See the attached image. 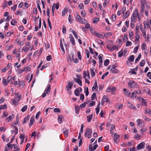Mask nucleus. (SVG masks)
Wrapping results in <instances>:
<instances>
[{
    "mask_svg": "<svg viewBox=\"0 0 151 151\" xmlns=\"http://www.w3.org/2000/svg\"><path fill=\"white\" fill-rule=\"evenodd\" d=\"M92 132V130L90 128H87L85 133V136L87 135L88 138H90L91 137Z\"/></svg>",
    "mask_w": 151,
    "mask_h": 151,
    "instance_id": "1",
    "label": "nucleus"
},
{
    "mask_svg": "<svg viewBox=\"0 0 151 151\" xmlns=\"http://www.w3.org/2000/svg\"><path fill=\"white\" fill-rule=\"evenodd\" d=\"M116 66L113 65L112 66L110 70V72L112 73H118L119 70L116 68Z\"/></svg>",
    "mask_w": 151,
    "mask_h": 151,
    "instance_id": "2",
    "label": "nucleus"
},
{
    "mask_svg": "<svg viewBox=\"0 0 151 151\" xmlns=\"http://www.w3.org/2000/svg\"><path fill=\"white\" fill-rule=\"evenodd\" d=\"M145 143L143 142L138 144L137 147V150H140L144 148L145 147Z\"/></svg>",
    "mask_w": 151,
    "mask_h": 151,
    "instance_id": "3",
    "label": "nucleus"
},
{
    "mask_svg": "<svg viewBox=\"0 0 151 151\" xmlns=\"http://www.w3.org/2000/svg\"><path fill=\"white\" fill-rule=\"evenodd\" d=\"M114 141L115 143H117L119 140V135L117 133H116L114 134Z\"/></svg>",
    "mask_w": 151,
    "mask_h": 151,
    "instance_id": "4",
    "label": "nucleus"
},
{
    "mask_svg": "<svg viewBox=\"0 0 151 151\" xmlns=\"http://www.w3.org/2000/svg\"><path fill=\"white\" fill-rule=\"evenodd\" d=\"M69 37L70 38V41L71 44L74 46L76 45V43L73 37L72 36V34H70L69 35Z\"/></svg>",
    "mask_w": 151,
    "mask_h": 151,
    "instance_id": "5",
    "label": "nucleus"
},
{
    "mask_svg": "<svg viewBox=\"0 0 151 151\" xmlns=\"http://www.w3.org/2000/svg\"><path fill=\"white\" fill-rule=\"evenodd\" d=\"M91 145H89V148L90 151H93L95 150L97 147H98V145L97 144L93 146V147H91Z\"/></svg>",
    "mask_w": 151,
    "mask_h": 151,
    "instance_id": "6",
    "label": "nucleus"
},
{
    "mask_svg": "<svg viewBox=\"0 0 151 151\" xmlns=\"http://www.w3.org/2000/svg\"><path fill=\"white\" fill-rule=\"evenodd\" d=\"M128 84V86H130V87L132 88H134L136 85L134 81L129 82Z\"/></svg>",
    "mask_w": 151,
    "mask_h": 151,
    "instance_id": "7",
    "label": "nucleus"
},
{
    "mask_svg": "<svg viewBox=\"0 0 151 151\" xmlns=\"http://www.w3.org/2000/svg\"><path fill=\"white\" fill-rule=\"evenodd\" d=\"M74 78V81L76 82L80 86H82V81L80 80V79H77L76 78Z\"/></svg>",
    "mask_w": 151,
    "mask_h": 151,
    "instance_id": "8",
    "label": "nucleus"
},
{
    "mask_svg": "<svg viewBox=\"0 0 151 151\" xmlns=\"http://www.w3.org/2000/svg\"><path fill=\"white\" fill-rule=\"evenodd\" d=\"M14 118V116L13 115H10L5 119V121L7 122H11L12 121V119Z\"/></svg>",
    "mask_w": 151,
    "mask_h": 151,
    "instance_id": "9",
    "label": "nucleus"
},
{
    "mask_svg": "<svg viewBox=\"0 0 151 151\" xmlns=\"http://www.w3.org/2000/svg\"><path fill=\"white\" fill-rule=\"evenodd\" d=\"M98 88V86H97V81L96 80H95L94 81V86H93L92 87V90L93 91L95 89H96V91L97 90V89H96Z\"/></svg>",
    "mask_w": 151,
    "mask_h": 151,
    "instance_id": "10",
    "label": "nucleus"
},
{
    "mask_svg": "<svg viewBox=\"0 0 151 151\" xmlns=\"http://www.w3.org/2000/svg\"><path fill=\"white\" fill-rule=\"evenodd\" d=\"M18 82L19 87L22 86V87H24L25 85L24 82V81H20L18 79Z\"/></svg>",
    "mask_w": 151,
    "mask_h": 151,
    "instance_id": "11",
    "label": "nucleus"
},
{
    "mask_svg": "<svg viewBox=\"0 0 151 151\" xmlns=\"http://www.w3.org/2000/svg\"><path fill=\"white\" fill-rule=\"evenodd\" d=\"M127 106L129 108L135 110L136 109V107L131 103L128 102Z\"/></svg>",
    "mask_w": 151,
    "mask_h": 151,
    "instance_id": "12",
    "label": "nucleus"
},
{
    "mask_svg": "<svg viewBox=\"0 0 151 151\" xmlns=\"http://www.w3.org/2000/svg\"><path fill=\"white\" fill-rule=\"evenodd\" d=\"M102 100L106 102H108L109 101V100L107 96L106 95H104L102 98Z\"/></svg>",
    "mask_w": 151,
    "mask_h": 151,
    "instance_id": "13",
    "label": "nucleus"
},
{
    "mask_svg": "<svg viewBox=\"0 0 151 151\" xmlns=\"http://www.w3.org/2000/svg\"><path fill=\"white\" fill-rule=\"evenodd\" d=\"M130 12L129 11H127L126 13L123 15V19H126L127 18L129 15Z\"/></svg>",
    "mask_w": 151,
    "mask_h": 151,
    "instance_id": "14",
    "label": "nucleus"
},
{
    "mask_svg": "<svg viewBox=\"0 0 151 151\" xmlns=\"http://www.w3.org/2000/svg\"><path fill=\"white\" fill-rule=\"evenodd\" d=\"M34 119L35 118L34 117L32 116L31 117L30 120V122L29 124V126L33 124L35 121Z\"/></svg>",
    "mask_w": 151,
    "mask_h": 151,
    "instance_id": "15",
    "label": "nucleus"
},
{
    "mask_svg": "<svg viewBox=\"0 0 151 151\" xmlns=\"http://www.w3.org/2000/svg\"><path fill=\"white\" fill-rule=\"evenodd\" d=\"M131 21L132 22L134 23L135 21V15L134 13H133L131 17Z\"/></svg>",
    "mask_w": 151,
    "mask_h": 151,
    "instance_id": "16",
    "label": "nucleus"
},
{
    "mask_svg": "<svg viewBox=\"0 0 151 151\" xmlns=\"http://www.w3.org/2000/svg\"><path fill=\"white\" fill-rule=\"evenodd\" d=\"M138 94V91L136 90L134 91L132 93V96L131 97L132 98L134 99L137 96V94Z\"/></svg>",
    "mask_w": 151,
    "mask_h": 151,
    "instance_id": "17",
    "label": "nucleus"
},
{
    "mask_svg": "<svg viewBox=\"0 0 151 151\" xmlns=\"http://www.w3.org/2000/svg\"><path fill=\"white\" fill-rule=\"evenodd\" d=\"M62 130H63V134L65 135H66L67 136L68 132H69V130L68 129H66L65 128L63 129H62Z\"/></svg>",
    "mask_w": 151,
    "mask_h": 151,
    "instance_id": "18",
    "label": "nucleus"
},
{
    "mask_svg": "<svg viewBox=\"0 0 151 151\" xmlns=\"http://www.w3.org/2000/svg\"><path fill=\"white\" fill-rule=\"evenodd\" d=\"M13 147H14V151H19V148L18 146H17V145L15 144H13Z\"/></svg>",
    "mask_w": 151,
    "mask_h": 151,
    "instance_id": "19",
    "label": "nucleus"
},
{
    "mask_svg": "<svg viewBox=\"0 0 151 151\" xmlns=\"http://www.w3.org/2000/svg\"><path fill=\"white\" fill-rule=\"evenodd\" d=\"M123 91L125 92V94L126 96H129L130 94V93L129 92V90L126 88L123 89Z\"/></svg>",
    "mask_w": 151,
    "mask_h": 151,
    "instance_id": "20",
    "label": "nucleus"
},
{
    "mask_svg": "<svg viewBox=\"0 0 151 151\" xmlns=\"http://www.w3.org/2000/svg\"><path fill=\"white\" fill-rule=\"evenodd\" d=\"M93 117V114H91L90 115H89L87 116V121L88 122H90L91 120V119Z\"/></svg>",
    "mask_w": 151,
    "mask_h": 151,
    "instance_id": "21",
    "label": "nucleus"
},
{
    "mask_svg": "<svg viewBox=\"0 0 151 151\" xmlns=\"http://www.w3.org/2000/svg\"><path fill=\"white\" fill-rule=\"evenodd\" d=\"M59 3L57 4H53L52 7H53L55 9H58L59 8Z\"/></svg>",
    "mask_w": 151,
    "mask_h": 151,
    "instance_id": "22",
    "label": "nucleus"
},
{
    "mask_svg": "<svg viewBox=\"0 0 151 151\" xmlns=\"http://www.w3.org/2000/svg\"><path fill=\"white\" fill-rule=\"evenodd\" d=\"M73 84V82L72 81L68 83L67 86L69 87L70 88L72 89V86Z\"/></svg>",
    "mask_w": 151,
    "mask_h": 151,
    "instance_id": "23",
    "label": "nucleus"
},
{
    "mask_svg": "<svg viewBox=\"0 0 151 151\" xmlns=\"http://www.w3.org/2000/svg\"><path fill=\"white\" fill-rule=\"evenodd\" d=\"M134 59V55H132L129 56L128 58V60L131 62H133Z\"/></svg>",
    "mask_w": 151,
    "mask_h": 151,
    "instance_id": "24",
    "label": "nucleus"
},
{
    "mask_svg": "<svg viewBox=\"0 0 151 151\" xmlns=\"http://www.w3.org/2000/svg\"><path fill=\"white\" fill-rule=\"evenodd\" d=\"M74 94L76 96H79V93L80 92L79 91V89L77 88L74 91Z\"/></svg>",
    "mask_w": 151,
    "mask_h": 151,
    "instance_id": "25",
    "label": "nucleus"
},
{
    "mask_svg": "<svg viewBox=\"0 0 151 151\" xmlns=\"http://www.w3.org/2000/svg\"><path fill=\"white\" fill-rule=\"evenodd\" d=\"M62 115H59L58 116V120L60 124H61L62 121Z\"/></svg>",
    "mask_w": 151,
    "mask_h": 151,
    "instance_id": "26",
    "label": "nucleus"
},
{
    "mask_svg": "<svg viewBox=\"0 0 151 151\" xmlns=\"http://www.w3.org/2000/svg\"><path fill=\"white\" fill-rule=\"evenodd\" d=\"M29 117L28 115L27 117H25L24 119V121L23 122V124H24L26 123L29 119Z\"/></svg>",
    "mask_w": 151,
    "mask_h": 151,
    "instance_id": "27",
    "label": "nucleus"
},
{
    "mask_svg": "<svg viewBox=\"0 0 151 151\" xmlns=\"http://www.w3.org/2000/svg\"><path fill=\"white\" fill-rule=\"evenodd\" d=\"M68 12V10L67 9H64L62 11V15L64 16H65Z\"/></svg>",
    "mask_w": 151,
    "mask_h": 151,
    "instance_id": "28",
    "label": "nucleus"
},
{
    "mask_svg": "<svg viewBox=\"0 0 151 151\" xmlns=\"http://www.w3.org/2000/svg\"><path fill=\"white\" fill-rule=\"evenodd\" d=\"M82 19V18L79 15H77L76 16V20L79 22L81 23Z\"/></svg>",
    "mask_w": 151,
    "mask_h": 151,
    "instance_id": "29",
    "label": "nucleus"
},
{
    "mask_svg": "<svg viewBox=\"0 0 151 151\" xmlns=\"http://www.w3.org/2000/svg\"><path fill=\"white\" fill-rule=\"evenodd\" d=\"M11 24L13 26H15V24L17 23V22L16 20L15 19H14L12 20L11 22Z\"/></svg>",
    "mask_w": 151,
    "mask_h": 151,
    "instance_id": "30",
    "label": "nucleus"
},
{
    "mask_svg": "<svg viewBox=\"0 0 151 151\" xmlns=\"http://www.w3.org/2000/svg\"><path fill=\"white\" fill-rule=\"evenodd\" d=\"M12 101L13 104H14L15 106H17L18 104V103L19 101H17V99L15 100L14 99H12Z\"/></svg>",
    "mask_w": 151,
    "mask_h": 151,
    "instance_id": "31",
    "label": "nucleus"
},
{
    "mask_svg": "<svg viewBox=\"0 0 151 151\" xmlns=\"http://www.w3.org/2000/svg\"><path fill=\"white\" fill-rule=\"evenodd\" d=\"M47 89L45 90V91H46V93H47V94H48L50 91V84H49L47 85Z\"/></svg>",
    "mask_w": 151,
    "mask_h": 151,
    "instance_id": "32",
    "label": "nucleus"
},
{
    "mask_svg": "<svg viewBox=\"0 0 151 151\" xmlns=\"http://www.w3.org/2000/svg\"><path fill=\"white\" fill-rule=\"evenodd\" d=\"M141 9L140 12H144L145 8V5L144 4H141Z\"/></svg>",
    "mask_w": 151,
    "mask_h": 151,
    "instance_id": "33",
    "label": "nucleus"
},
{
    "mask_svg": "<svg viewBox=\"0 0 151 151\" xmlns=\"http://www.w3.org/2000/svg\"><path fill=\"white\" fill-rule=\"evenodd\" d=\"M145 63V60H142V61L141 62H140L139 65L141 67H142L144 66Z\"/></svg>",
    "mask_w": 151,
    "mask_h": 151,
    "instance_id": "34",
    "label": "nucleus"
},
{
    "mask_svg": "<svg viewBox=\"0 0 151 151\" xmlns=\"http://www.w3.org/2000/svg\"><path fill=\"white\" fill-rule=\"evenodd\" d=\"M75 112L77 114H78L79 112V109L78 106H76L75 107Z\"/></svg>",
    "mask_w": 151,
    "mask_h": 151,
    "instance_id": "35",
    "label": "nucleus"
},
{
    "mask_svg": "<svg viewBox=\"0 0 151 151\" xmlns=\"http://www.w3.org/2000/svg\"><path fill=\"white\" fill-rule=\"evenodd\" d=\"M141 57V55L140 53L139 54V55L138 57L136 59L135 63H137V62H138L140 59Z\"/></svg>",
    "mask_w": 151,
    "mask_h": 151,
    "instance_id": "36",
    "label": "nucleus"
},
{
    "mask_svg": "<svg viewBox=\"0 0 151 151\" xmlns=\"http://www.w3.org/2000/svg\"><path fill=\"white\" fill-rule=\"evenodd\" d=\"M109 63V60L108 59H106L104 61V65L105 66H107Z\"/></svg>",
    "mask_w": 151,
    "mask_h": 151,
    "instance_id": "37",
    "label": "nucleus"
},
{
    "mask_svg": "<svg viewBox=\"0 0 151 151\" xmlns=\"http://www.w3.org/2000/svg\"><path fill=\"white\" fill-rule=\"evenodd\" d=\"M62 32L64 34H65L66 33V27L64 25H63Z\"/></svg>",
    "mask_w": 151,
    "mask_h": 151,
    "instance_id": "38",
    "label": "nucleus"
},
{
    "mask_svg": "<svg viewBox=\"0 0 151 151\" xmlns=\"http://www.w3.org/2000/svg\"><path fill=\"white\" fill-rule=\"evenodd\" d=\"M72 32L73 33V35L75 36L76 38L77 39L78 38V36L77 35V33L74 30H72Z\"/></svg>",
    "mask_w": 151,
    "mask_h": 151,
    "instance_id": "39",
    "label": "nucleus"
},
{
    "mask_svg": "<svg viewBox=\"0 0 151 151\" xmlns=\"http://www.w3.org/2000/svg\"><path fill=\"white\" fill-rule=\"evenodd\" d=\"M7 108V105L6 104H4V105L0 106V109H5Z\"/></svg>",
    "mask_w": 151,
    "mask_h": 151,
    "instance_id": "40",
    "label": "nucleus"
},
{
    "mask_svg": "<svg viewBox=\"0 0 151 151\" xmlns=\"http://www.w3.org/2000/svg\"><path fill=\"white\" fill-rule=\"evenodd\" d=\"M2 82L4 86L7 85L8 83V82L6 81V79H3Z\"/></svg>",
    "mask_w": 151,
    "mask_h": 151,
    "instance_id": "41",
    "label": "nucleus"
},
{
    "mask_svg": "<svg viewBox=\"0 0 151 151\" xmlns=\"http://www.w3.org/2000/svg\"><path fill=\"white\" fill-rule=\"evenodd\" d=\"M146 101L145 99H142V104L143 105L145 106H147V105L146 104Z\"/></svg>",
    "mask_w": 151,
    "mask_h": 151,
    "instance_id": "42",
    "label": "nucleus"
},
{
    "mask_svg": "<svg viewBox=\"0 0 151 151\" xmlns=\"http://www.w3.org/2000/svg\"><path fill=\"white\" fill-rule=\"evenodd\" d=\"M27 105H24L21 111L23 112H24L27 109Z\"/></svg>",
    "mask_w": 151,
    "mask_h": 151,
    "instance_id": "43",
    "label": "nucleus"
},
{
    "mask_svg": "<svg viewBox=\"0 0 151 151\" xmlns=\"http://www.w3.org/2000/svg\"><path fill=\"white\" fill-rule=\"evenodd\" d=\"M90 70L92 77H93L95 75V73L93 70L91 68H90Z\"/></svg>",
    "mask_w": 151,
    "mask_h": 151,
    "instance_id": "44",
    "label": "nucleus"
},
{
    "mask_svg": "<svg viewBox=\"0 0 151 151\" xmlns=\"http://www.w3.org/2000/svg\"><path fill=\"white\" fill-rule=\"evenodd\" d=\"M96 94L95 92L92 95L91 97V99L94 100L96 97Z\"/></svg>",
    "mask_w": 151,
    "mask_h": 151,
    "instance_id": "45",
    "label": "nucleus"
},
{
    "mask_svg": "<svg viewBox=\"0 0 151 151\" xmlns=\"http://www.w3.org/2000/svg\"><path fill=\"white\" fill-rule=\"evenodd\" d=\"M137 125L138 127L140 126V125L142 123V121L141 119H138L137 120Z\"/></svg>",
    "mask_w": 151,
    "mask_h": 151,
    "instance_id": "46",
    "label": "nucleus"
},
{
    "mask_svg": "<svg viewBox=\"0 0 151 151\" xmlns=\"http://www.w3.org/2000/svg\"><path fill=\"white\" fill-rule=\"evenodd\" d=\"M53 111L55 112H60V109L58 108H55L54 109Z\"/></svg>",
    "mask_w": 151,
    "mask_h": 151,
    "instance_id": "47",
    "label": "nucleus"
},
{
    "mask_svg": "<svg viewBox=\"0 0 151 151\" xmlns=\"http://www.w3.org/2000/svg\"><path fill=\"white\" fill-rule=\"evenodd\" d=\"M86 102H84L80 105V107L81 108H84L86 106Z\"/></svg>",
    "mask_w": 151,
    "mask_h": 151,
    "instance_id": "48",
    "label": "nucleus"
},
{
    "mask_svg": "<svg viewBox=\"0 0 151 151\" xmlns=\"http://www.w3.org/2000/svg\"><path fill=\"white\" fill-rule=\"evenodd\" d=\"M84 92L85 93L86 96H87L88 95L89 92L88 91V87L86 88V89H85Z\"/></svg>",
    "mask_w": 151,
    "mask_h": 151,
    "instance_id": "49",
    "label": "nucleus"
},
{
    "mask_svg": "<svg viewBox=\"0 0 151 151\" xmlns=\"http://www.w3.org/2000/svg\"><path fill=\"white\" fill-rule=\"evenodd\" d=\"M99 18H95L93 19V22L95 23L99 21Z\"/></svg>",
    "mask_w": 151,
    "mask_h": 151,
    "instance_id": "50",
    "label": "nucleus"
},
{
    "mask_svg": "<svg viewBox=\"0 0 151 151\" xmlns=\"http://www.w3.org/2000/svg\"><path fill=\"white\" fill-rule=\"evenodd\" d=\"M109 1V0H105L104 3L103 5V6L105 7L107 5V3H108Z\"/></svg>",
    "mask_w": 151,
    "mask_h": 151,
    "instance_id": "51",
    "label": "nucleus"
},
{
    "mask_svg": "<svg viewBox=\"0 0 151 151\" xmlns=\"http://www.w3.org/2000/svg\"><path fill=\"white\" fill-rule=\"evenodd\" d=\"M109 74V72L107 71L106 73H104L103 75H102L101 78L102 79H104V77L106 76H107Z\"/></svg>",
    "mask_w": 151,
    "mask_h": 151,
    "instance_id": "52",
    "label": "nucleus"
},
{
    "mask_svg": "<svg viewBox=\"0 0 151 151\" xmlns=\"http://www.w3.org/2000/svg\"><path fill=\"white\" fill-rule=\"evenodd\" d=\"M145 113L146 112L147 113L149 114L150 116H151V110H150L149 109H147V108H145Z\"/></svg>",
    "mask_w": 151,
    "mask_h": 151,
    "instance_id": "53",
    "label": "nucleus"
},
{
    "mask_svg": "<svg viewBox=\"0 0 151 151\" xmlns=\"http://www.w3.org/2000/svg\"><path fill=\"white\" fill-rule=\"evenodd\" d=\"M118 107V109H122L123 107V105L122 104H118V105L117 106Z\"/></svg>",
    "mask_w": 151,
    "mask_h": 151,
    "instance_id": "54",
    "label": "nucleus"
},
{
    "mask_svg": "<svg viewBox=\"0 0 151 151\" xmlns=\"http://www.w3.org/2000/svg\"><path fill=\"white\" fill-rule=\"evenodd\" d=\"M96 36L97 37H99L101 38H103V36L99 33H97L96 34Z\"/></svg>",
    "mask_w": 151,
    "mask_h": 151,
    "instance_id": "55",
    "label": "nucleus"
},
{
    "mask_svg": "<svg viewBox=\"0 0 151 151\" xmlns=\"http://www.w3.org/2000/svg\"><path fill=\"white\" fill-rule=\"evenodd\" d=\"M139 47L138 46H136L134 49V53H136L138 50Z\"/></svg>",
    "mask_w": 151,
    "mask_h": 151,
    "instance_id": "56",
    "label": "nucleus"
},
{
    "mask_svg": "<svg viewBox=\"0 0 151 151\" xmlns=\"http://www.w3.org/2000/svg\"><path fill=\"white\" fill-rule=\"evenodd\" d=\"M132 44V43L131 42L129 41H127L126 44V46H129L131 45Z\"/></svg>",
    "mask_w": 151,
    "mask_h": 151,
    "instance_id": "57",
    "label": "nucleus"
},
{
    "mask_svg": "<svg viewBox=\"0 0 151 151\" xmlns=\"http://www.w3.org/2000/svg\"><path fill=\"white\" fill-rule=\"evenodd\" d=\"M146 47V45L144 43H143L142 44L141 46V49L142 50H143L145 49V50L146 49H145V48Z\"/></svg>",
    "mask_w": 151,
    "mask_h": 151,
    "instance_id": "58",
    "label": "nucleus"
},
{
    "mask_svg": "<svg viewBox=\"0 0 151 151\" xmlns=\"http://www.w3.org/2000/svg\"><path fill=\"white\" fill-rule=\"evenodd\" d=\"M21 97L22 96L21 95H19L18 96H16V97H14L16 99H17L18 101H19L20 100H21Z\"/></svg>",
    "mask_w": 151,
    "mask_h": 151,
    "instance_id": "59",
    "label": "nucleus"
},
{
    "mask_svg": "<svg viewBox=\"0 0 151 151\" xmlns=\"http://www.w3.org/2000/svg\"><path fill=\"white\" fill-rule=\"evenodd\" d=\"M111 19L113 21H115L116 20V15H114V14L112 15L111 16Z\"/></svg>",
    "mask_w": 151,
    "mask_h": 151,
    "instance_id": "60",
    "label": "nucleus"
},
{
    "mask_svg": "<svg viewBox=\"0 0 151 151\" xmlns=\"http://www.w3.org/2000/svg\"><path fill=\"white\" fill-rule=\"evenodd\" d=\"M87 22V20L84 18H82L81 23L83 24H85Z\"/></svg>",
    "mask_w": 151,
    "mask_h": 151,
    "instance_id": "61",
    "label": "nucleus"
},
{
    "mask_svg": "<svg viewBox=\"0 0 151 151\" xmlns=\"http://www.w3.org/2000/svg\"><path fill=\"white\" fill-rule=\"evenodd\" d=\"M123 55V52L122 51H121L119 52L118 55L119 57H121Z\"/></svg>",
    "mask_w": 151,
    "mask_h": 151,
    "instance_id": "62",
    "label": "nucleus"
},
{
    "mask_svg": "<svg viewBox=\"0 0 151 151\" xmlns=\"http://www.w3.org/2000/svg\"><path fill=\"white\" fill-rule=\"evenodd\" d=\"M110 131H112L113 129H114L115 128V126L113 125V124H111L110 126Z\"/></svg>",
    "mask_w": 151,
    "mask_h": 151,
    "instance_id": "63",
    "label": "nucleus"
},
{
    "mask_svg": "<svg viewBox=\"0 0 151 151\" xmlns=\"http://www.w3.org/2000/svg\"><path fill=\"white\" fill-rule=\"evenodd\" d=\"M52 59L51 56L50 55L48 56L46 58L47 61H50Z\"/></svg>",
    "mask_w": 151,
    "mask_h": 151,
    "instance_id": "64",
    "label": "nucleus"
}]
</instances>
